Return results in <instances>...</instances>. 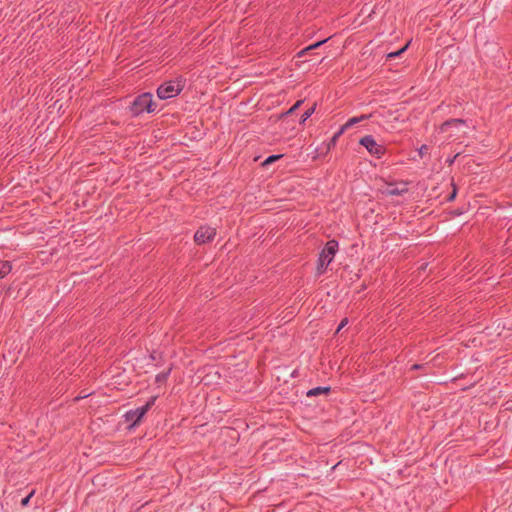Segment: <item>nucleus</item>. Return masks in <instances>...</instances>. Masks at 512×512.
<instances>
[{
    "label": "nucleus",
    "instance_id": "nucleus-27",
    "mask_svg": "<svg viewBox=\"0 0 512 512\" xmlns=\"http://www.w3.org/2000/svg\"><path fill=\"white\" fill-rule=\"evenodd\" d=\"M458 155H455L454 158H450V164H452L454 162V159L457 157Z\"/></svg>",
    "mask_w": 512,
    "mask_h": 512
},
{
    "label": "nucleus",
    "instance_id": "nucleus-18",
    "mask_svg": "<svg viewBox=\"0 0 512 512\" xmlns=\"http://www.w3.org/2000/svg\"><path fill=\"white\" fill-rule=\"evenodd\" d=\"M326 41H328V38L327 39H324V40H320V41H317L309 46H307V48H309V51H312L318 47H320L323 43H325Z\"/></svg>",
    "mask_w": 512,
    "mask_h": 512
},
{
    "label": "nucleus",
    "instance_id": "nucleus-19",
    "mask_svg": "<svg viewBox=\"0 0 512 512\" xmlns=\"http://www.w3.org/2000/svg\"><path fill=\"white\" fill-rule=\"evenodd\" d=\"M348 322H349L348 317L343 318V319L341 320V322H340V324H339V326H338L337 330H336V334H338V333L340 332V330L348 324Z\"/></svg>",
    "mask_w": 512,
    "mask_h": 512
},
{
    "label": "nucleus",
    "instance_id": "nucleus-21",
    "mask_svg": "<svg viewBox=\"0 0 512 512\" xmlns=\"http://www.w3.org/2000/svg\"><path fill=\"white\" fill-rule=\"evenodd\" d=\"M369 116L368 115H361V116H354V125L367 119Z\"/></svg>",
    "mask_w": 512,
    "mask_h": 512
},
{
    "label": "nucleus",
    "instance_id": "nucleus-20",
    "mask_svg": "<svg viewBox=\"0 0 512 512\" xmlns=\"http://www.w3.org/2000/svg\"><path fill=\"white\" fill-rule=\"evenodd\" d=\"M456 194H457V189H456V186L453 184V190L452 192L448 195L447 197V201L451 202L455 199L456 197Z\"/></svg>",
    "mask_w": 512,
    "mask_h": 512
},
{
    "label": "nucleus",
    "instance_id": "nucleus-8",
    "mask_svg": "<svg viewBox=\"0 0 512 512\" xmlns=\"http://www.w3.org/2000/svg\"><path fill=\"white\" fill-rule=\"evenodd\" d=\"M464 125H466V120H464V119H460V118L449 119L441 124V126L439 127V131L441 133H443V132H446L450 127H459V126H464Z\"/></svg>",
    "mask_w": 512,
    "mask_h": 512
},
{
    "label": "nucleus",
    "instance_id": "nucleus-1",
    "mask_svg": "<svg viewBox=\"0 0 512 512\" xmlns=\"http://www.w3.org/2000/svg\"><path fill=\"white\" fill-rule=\"evenodd\" d=\"M156 103L153 101L152 94L150 92H144L131 102L129 111L132 117H138L143 112L153 113L156 110Z\"/></svg>",
    "mask_w": 512,
    "mask_h": 512
},
{
    "label": "nucleus",
    "instance_id": "nucleus-11",
    "mask_svg": "<svg viewBox=\"0 0 512 512\" xmlns=\"http://www.w3.org/2000/svg\"><path fill=\"white\" fill-rule=\"evenodd\" d=\"M12 270V264L10 261L0 260V279L7 276Z\"/></svg>",
    "mask_w": 512,
    "mask_h": 512
},
{
    "label": "nucleus",
    "instance_id": "nucleus-2",
    "mask_svg": "<svg viewBox=\"0 0 512 512\" xmlns=\"http://www.w3.org/2000/svg\"><path fill=\"white\" fill-rule=\"evenodd\" d=\"M184 86L185 80L182 77L165 81L157 88V96L162 100L176 97L182 92Z\"/></svg>",
    "mask_w": 512,
    "mask_h": 512
},
{
    "label": "nucleus",
    "instance_id": "nucleus-26",
    "mask_svg": "<svg viewBox=\"0 0 512 512\" xmlns=\"http://www.w3.org/2000/svg\"><path fill=\"white\" fill-rule=\"evenodd\" d=\"M291 376H292V377H297V376H298V371H297V370H295V371L292 373V375H291Z\"/></svg>",
    "mask_w": 512,
    "mask_h": 512
},
{
    "label": "nucleus",
    "instance_id": "nucleus-13",
    "mask_svg": "<svg viewBox=\"0 0 512 512\" xmlns=\"http://www.w3.org/2000/svg\"><path fill=\"white\" fill-rule=\"evenodd\" d=\"M173 369V364L170 365V367L161 373H158L155 377V382L157 384H163L167 381L169 375L171 374V371Z\"/></svg>",
    "mask_w": 512,
    "mask_h": 512
},
{
    "label": "nucleus",
    "instance_id": "nucleus-14",
    "mask_svg": "<svg viewBox=\"0 0 512 512\" xmlns=\"http://www.w3.org/2000/svg\"><path fill=\"white\" fill-rule=\"evenodd\" d=\"M316 106H317V103H314L312 105V107H310L309 109H307L300 117V124H304L305 121L310 118L312 116V114L315 112L316 110Z\"/></svg>",
    "mask_w": 512,
    "mask_h": 512
},
{
    "label": "nucleus",
    "instance_id": "nucleus-3",
    "mask_svg": "<svg viewBox=\"0 0 512 512\" xmlns=\"http://www.w3.org/2000/svg\"><path fill=\"white\" fill-rule=\"evenodd\" d=\"M338 250V242L336 240H329L319 254L317 261L316 271L318 275L325 273L329 263L333 260Z\"/></svg>",
    "mask_w": 512,
    "mask_h": 512
},
{
    "label": "nucleus",
    "instance_id": "nucleus-9",
    "mask_svg": "<svg viewBox=\"0 0 512 512\" xmlns=\"http://www.w3.org/2000/svg\"><path fill=\"white\" fill-rule=\"evenodd\" d=\"M303 103H304V100H303V99L296 101V102H295V103H294V104H293V105H292V106H291L287 111L282 112V113L279 115L278 119H280V120H284V119H286L288 116H290V115L294 114V113H295V112H296V111H297V110L302 106V104H303Z\"/></svg>",
    "mask_w": 512,
    "mask_h": 512
},
{
    "label": "nucleus",
    "instance_id": "nucleus-24",
    "mask_svg": "<svg viewBox=\"0 0 512 512\" xmlns=\"http://www.w3.org/2000/svg\"><path fill=\"white\" fill-rule=\"evenodd\" d=\"M150 359L155 361L156 360V352L153 351L151 354H150Z\"/></svg>",
    "mask_w": 512,
    "mask_h": 512
},
{
    "label": "nucleus",
    "instance_id": "nucleus-15",
    "mask_svg": "<svg viewBox=\"0 0 512 512\" xmlns=\"http://www.w3.org/2000/svg\"><path fill=\"white\" fill-rule=\"evenodd\" d=\"M409 44H410V42H408L405 46H403L402 48H400L399 50H397L395 52L387 53L386 59H393V58L399 57L401 54H403L407 50Z\"/></svg>",
    "mask_w": 512,
    "mask_h": 512
},
{
    "label": "nucleus",
    "instance_id": "nucleus-5",
    "mask_svg": "<svg viewBox=\"0 0 512 512\" xmlns=\"http://www.w3.org/2000/svg\"><path fill=\"white\" fill-rule=\"evenodd\" d=\"M359 144L377 159H380L386 151L385 147L383 145L378 144L371 135H366L362 137L359 140Z\"/></svg>",
    "mask_w": 512,
    "mask_h": 512
},
{
    "label": "nucleus",
    "instance_id": "nucleus-22",
    "mask_svg": "<svg viewBox=\"0 0 512 512\" xmlns=\"http://www.w3.org/2000/svg\"><path fill=\"white\" fill-rule=\"evenodd\" d=\"M306 51H309V48L305 47L304 49H302L301 51H299L297 54H296V57L297 58H302L306 55Z\"/></svg>",
    "mask_w": 512,
    "mask_h": 512
},
{
    "label": "nucleus",
    "instance_id": "nucleus-23",
    "mask_svg": "<svg viewBox=\"0 0 512 512\" xmlns=\"http://www.w3.org/2000/svg\"><path fill=\"white\" fill-rule=\"evenodd\" d=\"M427 151H428V146L424 144V145H422V146L420 147V149H419V154H420L421 156H424V155L427 153Z\"/></svg>",
    "mask_w": 512,
    "mask_h": 512
},
{
    "label": "nucleus",
    "instance_id": "nucleus-10",
    "mask_svg": "<svg viewBox=\"0 0 512 512\" xmlns=\"http://www.w3.org/2000/svg\"><path fill=\"white\" fill-rule=\"evenodd\" d=\"M330 392H331L330 386H326V387L319 386V387H315V388L308 390L306 395L308 397H313V396H319L322 394L328 395Z\"/></svg>",
    "mask_w": 512,
    "mask_h": 512
},
{
    "label": "nucleus",
    "instance_id": "nucleus-25",
    "mask_svg": "<svg viewBox=\"0 0 512 512\" xmlns=\"http://www.w3.org/2000/svg\"><path fill=\"white\" fill-rule=\"evenodd\" d=\"M422 366L419 364L412 365L411 369H420Z\"/></svg>",
    "mask_w": 512,
    "mask_h": 512
},
{
    "label": "nucleus",
    "instance_id": "nucleus-12",
    "mask_svg": "<svg viewBox=\"0 0 512 512\" xmlns=\"http://www.w3.org/2000/svg\"><path fill=\"white\" fill-rule=\"evenodd\" d=\"M408 189L406 188L405 185H403L402 188H398L396 185H393V184H390L387 189H386V194L387 195H401L403 194L404 192H407Z\"/></svg>",
    "mask_w": 512,
    "mask_h": 512
},
{
    "label": "nucleus",
    "instance_id": "nucleus-4",
    "mask_svg": "<svg viewBox=\"0 0 512 512\" xmlns=\"http://www.w3.org/2000/svg\"><path fill=\"white\" fill-rule=\"evenodd\" d=\"M156 399H157V396H152L146 402V404L143 405L142 407H139L135 410H130L125 413V415H124L125 420H126V422L129 423L128 429H133L142 423L145 415L152 408Z\"/></svg>",
    "mask_w": 512,
    "mask_h": 512
},
{
    "label": "nucleus",
    "instance_id": "nucleus-6",
    "mask_svg": "<svg viewBox=\"0 0 512 512\" xmlns=\"http://www.w3.org/2000/svg\"><path fill=\"white\" fill-rule=\"evenodd\" d=\"M216 236V229L210 226H200L195 232L194 241L197 245L211 242Z\"/></svg>",
    "mask_w": 512,
    "mask_h": 512
},
{
    "label": "nucleus",
    "instance_id": "nucleus-16",
    "mask_svg": "<svg viewBox=\"0 0 512 512\" xmlns=\"http://www.w3.org/2000/svg\"><path fill=\"white\" fill-rule=\"evenodd\" d=\"M283 155L281 154H273L268 156L261 164V166L266 167L276 161H278Z\"/></svg>",
    "mask_w": 512,
    "mask_h": 512
},
{
    "label": "nucleus",
    "instance_id": "nucleus-17",
    "mask_svg": "<svg viewBox=\"0 0 512 512\" xmlns=\"http://www.w3.org/2000/svg\"><path fill=\"white\" fill-rule=\"evenodd\" d=\"M34 494H35V489H33L26 497H24L21 500V506L26 507L29 504L30 499L34 496Z\"/></svg>",
    "mask_w": 512,
    "mask_h": 512
},
{
    "label": "nucleus",
    "instance_id": "nucleus-7",
    "mask_svg": "<svg viewBox=\"0 0 512 512\" xmlns=\"http://www.w3.org/2000/svg\"><path fill=\"white\" fill-rule=\"evenodd\" d=\"M352 127V118H349L344 125L340 127V129L332 136L330 141L327 144V150L329 151L336 145L337 140L340 136L349 128Z\"/></svg>",
    "mask_w": 512,
    "mask_h": 512
}]
</instances>
